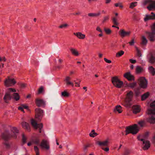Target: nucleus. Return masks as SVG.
<instances>
[{
	"label": "nucleus",
	"instance_id": "nucleus-53",
	"mask_svg": "<svg viewBox=\"0 0 155 155\" xmlns=\"http://www.w3.org/2000/svg\"><path fill=\"white\" fill-rule=\"evenodd\" d=\"M96 30L101 33L102 32V31L101 29L100 28L99 26L97 27Z\"/></svg>",
	"mask_w": 155,
	"mask_h": 155
},
{
	"label": "nucleus",
	"instance_id": "nucleus-26",
	"mask_svg": "<svg viewBox=\"0 0 155 155\" xmlns=\"http://www.w3.org/2000/svg\"><path fill=\"white\" fill-rule=\"evenodd\" d=\"M147 40L146 38L144 36L142 37V42L141 44L143 45H146L147 43Z\"/></svg>",
	"mask_w": 155,
	"mask_h": 155
},
{
	"label": "nucleus",
	"instance_id": "nucleus-20",
	"mask_svg": "<svg viewBox=\"0 0 155 155\" xmlns=\"http://www.w3.org/2000/svg\"><path fill=\"white\" fill-rule=\"evenodd\" d=\"M133 111L134 113L136 114L139 113L140 111L139 106L138 105H134L132 107Z\"/></svg>",
	"mask_w": 155,
	"mask_h": 155
},
{
	"label": "nucleus",
	"instance_id": "nucleus-25",
	"mask_svg": "<svg viewBox=\"0 0 155 155\" xmlns=\"http://www.w3.org/2000/svg\"><path fill=\"white\" fill-rule=\"evenodd\" d=\"M70 50L73 55L75 56H78L79 55V54L78 51L76 49L73 48H71Z\"/></svg>",
	"mask_w": 155,
	"mask_h": 155
},
{
	"label": "nucleus",
	"instance_id": "nucleus-33",
	"mask_svg": "<svg viewBox=\"0 0 155 155\" xmlns=\"http://www.w3.org/2000/svg\"><path fill=\"white\" fill-rule=\"evenodd\" d=\"M97 135L96 133H95L94 130H92L91 132L89 134V135L91 137H94Z\"/></svg>",
	"mask_w": 155,
	"mask_h": 155
},
{
	"label": "nucleus",
	"instance_id": "nucleus-40",
	"mask_svg": "<svg viewBox=\"0 0 155 155\" xmlns=\"http://www.w3.org/2000/svg\"><path fill=\"white\" fill-rule=\"evenodd\" d=\"M22 143L23 144H25L26 143V140H27V138L25 136L24 134H23L22 135Z\"/></svg>",
	"mask_w": 155,
	"mask_h": 155
},
{
	"label": "nucleus",
	"instance_id": "nucleus-9",
	"mask_svg": "<svg viewBox=\"0 0 155 155\" xmlns=\"http://www.w3.org/2000/svg\"><path fill=\"white\" fill-rule=\"evenodd\" d=\"M16 90L11 88H9L8 90V92L6 93L4 98L3 99L5 102L6 103H8V101L11 100L12 98L11 95L10 93L11 92H16Z\"/></svg>",
	"mask_w": 155,
	"mask_h": 155
},
{
	"label": "nucleus",
	"instance_id": "nucleus-37",
	"mask_svg": "<svg viewBox=\"0 0 155 155\" xmlns=\"http://www.w3.org/2000/svg\"><path fill=\"white\" fill-rule=\"evenodd\" d=\"M138 124L141 127H143L145 124L144 121L141 120L138 122Z\"/></svg>",
	"mask_w": 155,
	"mask_h": 155
},
{
	"label": "nucleus",
	"instance_id": "nucleus-18",
	"mask_svg": "<svg viewBox=\"0 0 155 155\" xmlns=\"http://www.w3.org/2000/svg\"><path fill=\"white\" fill-rule=\"evenodd\" d=\"M130 33L129 31H126L123 30L120 31L119 32V34L122 38L125 36H128Z\"/></svg>",
	"mask_w": 155,
	"mask_h": 155
},
{
	"label": "nucleus",
	"instance_id": "nucleus-43",
	"mask_svg": "<svg viewBox=\"0 0 155 155\" xmlns=\"http://www.w3.org/2000/svg\"><path fill=\"white\" fill-rule=\"evenodd\" d=\"M112 21L115 25L112 26V27L116 28V19L115 18H112Z\"/></svg>",
	"mask_w": 155,
	"mask_h": 155
},
{
	"label": "nucleus",
	"instance_id": "nucleus-14",
	"mask_svg": "<svg viewBox=\"0 0 155 155\" xmlns=\"http://www.w3.org/2000/svg\"><path fill=\"white\" fill-rule=\"evenodd\" d=\"M147 58L151 64H153L155 63V54L151 53L149 54L147 56Z\"/></svg>",
	"mask_w": 155,
	"mask_h": 155
},
{
	"label": "nucleus",
	"instance_id": "nucleus-22",
	"mask_svg": "<svg viewBox=\"0 0 155 155\" xmlns=\"http://www.w3.org/2000/svg\"><path fill=\"white\" fill-rule=\"evenodd\" d=\"M22 126L23 128L26 129L28 131H30V127L27 123L26 122H23L22 123Z\"/></svg>",
	"mask_w": 155,
	"mask_h": 155
},
{
	"label": "nucleus",
	"instance_id": "nucleus-16",
	"mask_svg": "<svg viewBox=\"0 0 155 155\" xmlns=\"http://www.w3.org/2000/svg\"><path fill=\"white\" fill-rule=\"evenodd\" d=\"M155 19V14L152 12L150 15H146L144 18L145 21H147L149 20Z\"/></svg>",
	"mask_w": 155,
	"mask_h": 155
},
{
	"label": "nucleus",
	"instance_id": "nucleus-28",
	"mask_svg": "<svg viewBox=\"0 0 155 155\" xmlns=\"http://www.w3.org/2000/svg\"><path fill=\"white\" fill-rule=\"evenodd\" d=\"M149 95V94L148 92L145 93L143 95L141 96V100L142 101H143L147 98Z\"/></svg>",
	"mask_w": 155,
	"mask_h": 155
},
{
	"label": "nucleus",
	"instance_id": "nucleus-2",
	"mask_svg": "<svg viewBox=\"0 0 155 155\" xmlns=\"http://www.w3.org/2000/svg\"><path fill=\"white\" fill-rule=\"evenodd\" d=\"M149 115L147 121L150 124H155V101L151 103L147 111Z\"/></svg>",
	"mask_w": 155,
	"mask_h": 155
},
{
	"label": "nucleus",
	"instance_id": "nucleus-8",
	"mask_svg": "<svg viewBox=\"0 0 155 155\" xmlns=\"http://www.w3.org/2000/svg\"><path fill=\"white\" fill-rule=\"evenodd\" d=\"M35 117L37 121L39 122L41 120L43 115V111L39 108H36L35 109Z\"/></svg>",
	"mask_w": 155,
	"mask_h": 155
},
{
	"label": "nucleus",
	"instance_id": "nucleus-17",
	"mask_svg": "<svg viewBox=\"0 0 155 155\" xmlns=\"http://www.w3.org/2000/svg\"><path fill=\"white\" fill-rule=\"evenodd\" d=\"M124 76L129 81H132L134 80L133 76L131 75L130 72L125 73L124 75Z\"/></svg>",
	"mask_w": 155,
	"mask_h": 155
},
{
	"label": "nucleus",
	"instance_id": "nucleus-36",
	"mask_svg": "<svg viewBox=\"0 0 155 155\" xmlns=\"http://www.w3.org/2000/svg\"><path fill=\"white\" fill-rule=\"evenodd\" d=\"M135 48L137 52V55L138 57H140L141 56L142 54L141 53L140 51L138 49V48L135 47Z\"/></svg>",
	"mask_w": 155,
	"mask_h": 155
},
{
	"label": "nucleus",
	"instance_id": "nucleus-60",
	"mask_svg": "<svg viewBox=\"0 0 155 155\" xmlns=\"http://www.w3.org/2000/svg\"><path fill=\"white\" fill-rule=\"evenodd\" d=\"M117 7H119L120 8H122L123 7V6L120 4L117 3Z\"/></svg>",
	"mask_w": 155,
	"mask_h": 155
},
{
	"label": "nucleus",
	"instance_id": "nucleus-54",
	"mask_svg": "<svg viewBox=\"0 0 155 155\" xmlns=\"http://www.w3.org/2000/svg\"><path fill=\"white\" fill-rule=\"evenodd\" d=\"M20 86L22 88H24L25 87V84L24 83H21L20 84Z\"/></svg>",
	"mask_w": 155,
	"mask_h": 155
},
{
	"label": "nucleus",
	"instance_id": "nucleus-7",
	"mask_svg": "<svg viewBox=\"0 0 155 155\" xmlns=\"http://www.w3.org/2000/svg\"><path fill=\"white\" fill-rule=\"evenodd\" d=\"M152 32H147V35L150 41H153L155 40V23L153 24L151 27Z\"/></svg>",
	"mask_w": 155,
	"mask_h": 155
},
{
	"label": "nucleus",
	"instance_id": "nucleus-55",
	"mask_svg": "<svg viewBox=\"0 0 155 155\" xmlns=\"http://www.w3.org/2000/svg\"><path fill=\"white\" fill-rule=\"evenodd\" d=\"M130 61L131 63L134 64V63H135L136 62V60H133V59H130Z\"/></svg>",
	"mask_w": 155,
	"mask_h": 155
},
{
	"label": "nucleus",
	"instance_id": "nucleus-5",
	"mask_svg": "<svg viewBox=\"0 0 155 155\" xmlns=\"http://www.w3.org/2000/svg\"><path fill=\"white\" fill-rule=\"evenodd\" d=\"M143 4L144 5H149L147 8L149 10H155V1L152 0H144Z\"/></svg>",
	"mask_w": 155,
	"mask_h": 155
},
{
	"label": "nucleus",
	"instance_id": "nucleus-51",
	"mask_svg": "<svg viewBox=\"0 0 155 155\" xmlns=\"http://www.w3.org/2000/svg\"><path fill=\"white\" fill-rule=\"evenodd\" d=\"M18 110H20L24 112V110L23 107L21 105V106H19L18 107Z\"/></svg>",
	"mask_w": 155,
	"mask_h": 155
},
{
	"label": "nucleus",
	"instance_id": "nucleus-1",
	"mask_svg": "<svg viewBox=\"0 0 155 155\" xmlns=\"http://www.w3.org/2000/svg\"><path fill=\"white\" fill-rule=\"evenodd\" d=\"M10 130L12 132L11 134L8 130H5L2 134V138L6 141L8 140L12 137L16 138L17 135L19 132V130L15 127L11 128Z\"/></svg>",
	"mask_w": 155,
	"mask_h": 155
},
{
	"label": "nucleus",
	"instance_id": "nucleus-59",
	"mask_svg": "<svg viewBox=\"0 0 155 155\" xmlns=\"http://www.w3.org/2000/svg\"><path fill=\"white\" fill-rule=\"evenodd\" d=\"M129 151L128 150H126L124 153V155H129Z\"/></svg>",
	"mask_w": 155,
	"mask_h": 155
},
{
	"label": "nucleus",
	"instance_id": "nucleus-10",
	"mask_svg": "<svg viewBox=\"0 0 155 155\" xmlns=\"http://www.w3.org/2000/svg\"><path fill=\"white\" fill-rule=\"evenodd\" d=\"M140 136H138L137 139L143 142L142 147L143 149L144 150L148 149L150 147V141L148 140H144V139H140Z\"/></svg>",
	"mask_w": 155,
	"mask_h": 155
},
{
	"label": "nucleus",
	"instance_id": "nucleus-45",
	"mask_svg": "<svg viewBox=\"0 0 155 155\" xmlns=\"http://www.w3.org/2000/svg\"><path fill=\"white\" fill-rule=\"evenodd\" d=\"M148 132L146 133L143 136V138L142 139H144V140H146L148 136Z\"/></svg>",
	"mask_w": 155,
	"mask_h": 155
},
{
	"label": "nucleus",
	"instance_id": "nucleus-63",
	"mask_svg": "<svg viewBox=\"0 0 155 155\" xmlns=\"http://www.w3.org/2000/svg\"><path fill=\"white\" fill-rule=\"evenodd\" d=\"M98 56L100 58H101L102 57L103 54L101 53H99Z\"/></svg>",
	"mask_w": 155,
	"mask_h": 155
},
{
	"label": "nucleus",
	"instance_id": "nucleus-46",
	"mask_svg": "<svg viewBox=\"0 0 155 155\" xmlns=\"http://www.w3.org/2000/svg\"><path fill=\"white\" fill-rule=\"evenodd\" d=\"M90 147L89 145H85L84 146V152H87V148Z\"/></svg>",
	"mask_w": 155,
	"mask_h": 155
},
{
	"label": "nucleus",
	"instance_id": "nucleus-11",
	"mask_svg": "<svg viewBox=\"0 0 155 155\" xmlns=\"http://www.w3.org/2000/svg\"><path fill=\"white\" fill-rule=\"evenodd\" d=\"M31 123L35 129H38L39 133L41 132V129L43 127V124H38L36 121L33 119L31 120Z\"/></svg>",
	"mask_w": 155,
	"mask_h": 155
},
{
	"label": "nucleus",
	"instance_id": "nucleus-38",
	"mask_svg": "<svg viewBox=\"0 0 155 155\" xmlns=\"http://www.w3.org/2000/svg\"><path fill=\"white\" fill-rule=\"evenodd\" d=\"M122 108L120 105H117V112L119 113H120L122 112Z\"/></svg>",
	"mask_w": 155,
	"mask_h": 155
},
{
	"label": "nucleus",
	"instance_id": "nucleus-41",
	"mask_svg": "<svg viewBox=\"0 0 155 155\" xmlns=\"http://www.w3.org/2000/svg\"><path fill=\"white\" fill-rule=\"evenodd\" d=\"M136 71L137 73H140L142 71V68L139 66H137L136 69Z\"/></svg>",
	"mask_w": 155,
	"mask_h": 155
},
{
	"label": "nucleus",
	"instance_id": "nucleus-12",
	"mask_svg": "<svg viewBox=\"0 0 155 155\" xmlns=\"http://www.w3.org/2000/svg\"><path fill=\"white\" fill-rule=\"evenodd\" d=\"M16 83L14 78L12 79L8 77L4 81L5 85L6 87H10L14 85Z\"/></svg>",
	"mask_w": 155,
	"mask_h": 155
},
{
	"label": "nucleus",
	"instance_id": "nucleus-57",
	"mask_svg": "<svg viewBox=\"0 0 155 155\" xmlns=\"http://www.w3.org/2000/svg\"><path fill=\"white\" fill-rule=\"evenodd\" d=\"M151 141L153 143H155V135L152 137Z\"/></svg>",
	"mask_w": 155,
	"mask_h": 155
},
{
	"label": "nucleus",
	"instance_id": "nucleus-21",
	"mask_svg": "<svg viewBox=\"0 0 155 155\" xmlns=\"http://www.w3.org/2000/svg\"><path fill=\"white\" fill-rule=\"evenodd\" d=\"M108 141L106 140L102 142L98 141L97 143L100 146L106 147L108 145Z\"/></svg>",
	"mask_w": 155,
	"mask_h": 155
},
{
	"label": "nucleus",
	"instance_id": "nucleus-6",
	"mask_svg": "<svg viewBox=\"0 0 155 155\" xmlns=\"http://www.w3.org/2000/svg\"><path fill=\"white\" fill-rule=\"evenodd\" d=\"M133 94L131 91L128 92L125 99V103L127 107H130L131 105V101L133 97Z\"/></svg>",
	"mask_w": 155,
	"mask_h": 155
},
{
	"label": "nucleus",
	"instance_id": "nucleus-39",
	"mask_svg": "<svg viewBox=\"0 0 155 155\" xmlns=\"http://www.w3.org/2000/svg\"><path fill=\"white\" fill-rule=\"evenodd\" d=\"M124 53V52L122 51L121 50L120 51H119L117 53V57H120L122 55H123Z\"/></svg>",
	"mask_w": 155,
	"mask_h": 155
},
{
	"label": "nucleus",
	"instance_id": "nucleus-34",
	"mask_svg": "<svg viewBox=\"0 0 155 155\" xmlns=\"http://www.w3.org/2000/svg\"><path fill=\"white\" fill-rule=\"evenodd\" d=\"M104 31L107 34H110L111 32V31L109 28L104 27Z\"/></svg>",
	"mask_w": 155,
	"mask_h": 155
},
{
	"label": "nucleus",
	"instance_id": "nucleus-29",
	"mask_svg": "<svg viewBox=\"0 0 155 155\" xmlns=\"http://www.w3.org/2000/svg\"><path fill=\"white\" fill-rule=\"evenodd\" d=\"M111 81L112 83L114 86L116 87V77L114 76L112 77L111 79Z\"/></svg>",
	"mask_w": 155,
	"mask_h": 155
},
{
	"label": "nucleus",
	"instance_id": "nucleus-19",
	"mask_svg": "<svg viewBox=\"0 0 155 155\" xmlns=\"http://www.w3.org/2000/svg\"><path fill=\"white\" fill-rule=\"evenodd\" d=\"M71 79V77L67 76L66 77L64 81L65 82L67 85H71L72 87H73L74 86V83L70 81Z\"/></svg>",
	"mask_w": 155,
	"mask_h": 155
},
{
	"label": "nucleus",
	"instance_id": "nucleus-3",
	"mask_svg": "<svg viewBox=\"0 0 155 155\" xmlns=\"http://www.w3.org/2000/svg\"><path fill=\"white\" fill-rule=\"evenodd\" d=\"M32 142L35 144L39 145L42 148L46 150H48L50 149L49 142L45 140H43L40 143L39 138L36 137L33 140Z\"/></svg>",
	"mask_w": 155,
	"mask_h": 155
},
{
	"label": "nucleus",
	"instance_id": "nucleus-27",
	"mask_svg": "<svg viewBox=\"0 0 155 155\" xmlns=\"http://www.w3.org/2000/svg\"><path fill=\"white\" fill-rule=\"evenodd\" d=\"M149 70L150 72L152 74L154 75L155 74V71L154 68L152 66L149 67Z\"/></svg>",
	"mask_w": 155,
	"mask_h": 155
},
{
	"label": "nucleus",
	"instance_id": "nucleus-4",
	"mask_svg": "<svg viewBox=\"0 0 155 155\" xmlns=\"http://www.w3.org/2000/svg\"><path fill=\"white\" fill-rule=\"evenodd\" d=\"M139 128L137 124H134L133 126L127 127L126 128V135H127L129 133L133 134H135L139 131Z\"/></svg>",
	"mask_w": 155,
	"mask_h": 155
},
{
	"label": "nucleus",
	"instance_id": "nucleus-24",
	"mask_svg": "<svg viewBox=\"0 0 155 155\" xmlns=\"http://www.w3.org/2000/svg\"><path fill=\"white\" fill-rule=\"evenodd\" d=\"M123 86V83L120 81L117 76V87L121 88Z\"/></svg>",
	"mask_w": 155,
	"mask_h": 155
},
{
	"label": "nucleus",
	"instance_id": "nucleus-13",
	"mask_svg": "<svg viewBox=\"0 0 155 155\" xmlns=\"http://www.w3.org/2000/svg\"><path fill=\"white\" fill-rule=\"evenodd\" d=\"M138 81L141 87L145 88L147 87V81L145 78L143 77L140 78L138 79Z\"/></svg>",
	"mask_w": 155,
	"mask_h": 155
},
{
	"label": "nucleus",
	"instance_id": "nucleus-50",
	"mask_svg": "<svg viewBox=\"0 0 155 155\" xmlns=\"http://www.w3.org/2000/svg\"><path fill=\"white\" fill-rule=\"evenodd\" d=\"M129 43L130 45H133L134 43V39H133L130 41L129 42Z\"/></svg>",
	"mask_w": 155,
	"mask_h": 155
},
{
	"label": "nucleus",
	"instance_id": "nucleus-48",
	"mask_svg": "<svg viewBox=\"0 0 155 155\" xmlns=\"http://www.w3.org/2000/svg\"><path fill=\"white\" fill-rule=\"evenodd\" d=\"M102 149L106 152H107L109 150V148L107 147H106L105 148L102 147Z\"/></svg>",
	"mask_w": 155,
	"mask_h": 155
},
{
	"label": "nucleus",
	"instance_id": "nucleus-44",
	"mask_svg": "<svg viewBox=\"0 0 155 155\" xmlns=\"http://www.w3.org/2000/svg\"><path fill=\"white\" fill-rule=\"evenodd\" d=\"M137 2H132L131 3L130 8H133L135 6L137 5Z\"/></svg>",
	"mask_w": 155,
	"mask_h": 155
},
{
	"label": "nucleus",
	"instance_id": "nucleus-47",
	"mask_svg": "<svg viewBox=\"0 0 155 155\" xmlns=\"http://www.w3.org/2000/svg\"><path fill=\"white\" fill-rule=\"evenodd\" d=\"M43 91V88L42 87H41L38 89V93L41 94Z\"/></svg>",
	"mask_w": 155,
	"mask_h": 155
},
{
	"label": "nucleus",
	"instance_id": "nucleus-64",
	"mask_svg": "<svg viewBox=\"0 0 155 155\" xmlns=\"http://www.w3.org/2000/svg\"><path fill=\"white\" fill-rule=\"evenodd\" d=\"M98 36L100 37H101L102 36H103L102 32L100 34H99L98 35Z\"/></svg>",
	"mask_w": 155,
	"mask_h": 155
},
{
	"label": "nucleus",
	"instance_id": "nucleus-42",
	"mask_svg": "<svg viewBox=\"0 0 155 155\" xmlns=\"http://www.w3.org/2000/svg\"><path fill=\"white\" fill-rule=\"evenodd\" d=\"M34 150L36 153V155H39V149L37 146H34Z\"/></svg>",
	"mask_w": 155,
	"mask_h": 155
},
{
	"label": "nucleus",
	"instance_id": "nucleus-31",
	"mask_svg": "<svg viewBox=\"0 0 155 155\" xmlns=\"http://www.w3.org/2000/svg\"><path fill=\"white\" fill-rule=\"evenodd\" d=\"M69 96V94L66 91H64L61 92V96L67 97Z\"/></svg>",
	"mask_w": 155,
	"mask_h": 155
},
{
	"label": "nucleus",
	"instance_id": "nucleus-58",
	"mask_svg": "<svg viewBox=\"0 0 155 155\" xmlns=\"http://www.w3.org/2000/svg\"><path fill=\"white\" fill-rule=\"evenodd\" d=\"M108 17H105L104 18V19L103 21V22H104L108 20Z\"/></svg>",
	"mask_w": 155,
	"mask_h": 155
},
{
	"label": "nucleus",
	"instance_id": "nucleus-61",
	"mask_svg": "<svg viewBox=\"0 0 155 155\" xmlns=\"http://www.w3.org/2000/svg\"><path fill=\"white\" fill-rule=\"evenodd\" d=\"M22 105V107H23V108H24L25 109H27L28 108V106H27L26 105L22 104V105Z\"/></svg>",
	"mask_w": 155,
	"mask_h": 155
},
{
	"label": "nucleus",
	"instance_id": "nucleus-32",
	"mask_svg": "<svg viewBox=\"0 0 155 155\" xmlns=\"http://www.w3.org/2000/svg\"><path fill=\"white\" fill-rule=\"evenodd\" d=\"M100 12L98 13H90L88 14V16L91 17H96L99 15H100Z\"/></svg>",
	"mask_w": 155,
	"mask_h": 155
},
{
	"label": "nucleus",
	"instance_id": "nucleus-62",
	"mask_svg": "<svg viewBox=\"0 0 155 155\" xmlns=\"http://www.w3.org/2000/svg\"><path fill=\"white\" fill-rule=\"evenodd\" d=\"M111 0H106L105 3L107 4H108L111 1Z\"/></svg>",
	"mask_w": 155,
	"mask_h": 155
},
{
	"label": "nucleus",
	"instance_id": "nucleus-35",
	"mask_svg": "<svg viewBox=\"0 0 155 155\" xmlns=\"http://www.w3.org/2000/svg\"><path fill=\"white\" fill-rule=\"evenodd\" d=\"M137 84V83L136 82L130 83L129 84L127 85V86H129L131 88H133L135 87Z\"/></svg>",
	"mask_w": 155,
	"mask_h": 155
},
{
	"label": "nucleus",
	"instance_id": "nucleus-15",
	"mask_svg": "<svg viewBox=\"0 0 155 155\" xmlns=\"http://www.w3.org/2000/svg\"><path fill=\"white\" fill-rule=\"evenodd\" d=\"M35 103L38 107H43L45 105V102L44 101L41 99L37 98L36 99Z\"/></svg>",
	"mask_w": 155,
	"mask_h": 155
},
{
	"label": "nucleus",
	"instance_id": "nucleus-56",
	"mask_svg": "<svg viewBox=\"0 0 155 155\" xmlns=\"http://www.w3.org/2000/svg\"><path fill=\"white\" fill-rule=\"evenodd\" d=\"M74 82H75V83L76 84V85L75 86H76V87H77V86L79 87L80 86L79 84H80V81H79V82H76L75 81H74Z\"/></svg>",
	"mask_w": 155,
	"mask_h": 155
},
{
	"label": "nucleus",
	"instance_id": "nucleus-23",
	"mask_svg": "<svg viewBox=\"0 0 155 155\" xmlns=\"http://www.w3.org/2000/svg\"><path fill=\"white\" fill-rule=\"evenodd\" d=\"M74 35L76 36L78 38L80 39H83L85 37V35L80 32L74 33Z\"/></svg>",
	"mask_w": 155,
	"mask_h": 155
},
{
	"label": "nucleus",
	"instance_id": "nucleus-52",
	"mask_svg": "<svg viewBox=\"0 0 155 155\" xmlns=\"http://www.w3.org/2000/svg\"><path fill=\"white\" fill-rule=\"evenodd\" d=\"M104 59L105 61L107 63H110L111 62V61L110 60H108L106 58H104Z\"/></svg>",
	"mask_w": 155,
	"mask_h": 155
},
{
	"label": "nucleus",
	"instance_id": "nucleus-49",
	"mask_svg": "<svg viewBox=\"0 0 155 155\" xmlns=\"http://www.w3.org/2000/svg\"><path fill=\"white\" fill-rule=\"evenodd\" d=\"M68 26V25L67 24H64L62 25H61L59 27L60 28H65Z\"/></svg>",
	"mask_w": 155,
	"mask_h": 155
},
{
	"label": "nucleus",
	"instance_id": "nucleus-30",
	"mask_svg": "<svg viewBox=\"0 0 155 155\" xmlns=\"http://www.w3.org/2000/svg\"><path fill=\"white\" fill-rule=\"evenodd\" d=\"M13 98L15 99L16 101H18L19 99V94L17 93H14L12 94Z\"/></svg>",
	"mask_w": 155,
	"mask_h": 155
}]
</instances>
